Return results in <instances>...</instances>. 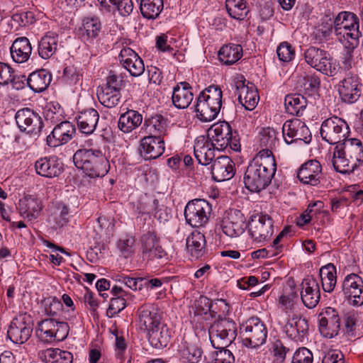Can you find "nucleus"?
<instances>
[{
    "mask_svg": "<svg viewBox=\"0 0 363 363\" xmlns=\"http://www.w3.org/2000/svg\"><path fill=\"white\" fill-rule=\"evenodd\" d=\"M276 171L277 164L272 152L259 151L246 169L245 186L251 192H259L270 184Z\"/></svg>",
    "mask_w": 363,
    "mask_h": 363,
    "instance_id": "obj_1",
    "label": "nucleus"
},
{
    "mask_svg": "<svg viewBox=\"0 0 363 363\" xmlns=\"http://www.w3.org/2000/svg\"><path fill=\"white\" fill-rule=\"evenodd\" d=\"M77 168L91 178L103 177L109 171L110 164L105 154L99 149L80 148L73 155Z\"/></svg>",
    "mask_w": 363,
    "mask_h": 363,
    "instance_id": "obj_2",
    "label": "nucleus"
},
{
    "mask_svg": "<svg viewBox=\"0 0 363 363\" xmlns=\"http://www.w3.org/2000/svg\"><path fill=\"white\" fill-rule=\"evenodd\" d=\"M334 30L346 48L354 49L361 35L359 16L350 11L340 12L333 21Z\"/></svg>",
    "mask_w": 363,
    "mask_h": 363,
    "instance_id": "obj_3",
    "label": "nucleus"
},
{
    "mask_svg": "<svg viewBox=\"0 0 363 363\" xmlns=\"http://www.w3.org/2000/svg\"><path fill=\"white\" fill-rule=\"evenodd\" d=\"M208 139L214 145V149L224 150L228 146L234 151H240V139L236 132L233 133L230 125L225 121L218 122L208 130Z\"/></svg>",
    "mask_w": 363,
    "mask_h": 363,
    "instance_id": "obj_4",
    "label": "nucleus"
},
{
    "mask_svg": "<svg viewBox=\"0 0 363 363\" xmlns=\"http://www.w3.org/2000/svg\"><path fill=\"white\" fill-rule=\"evenodd\" d=\"M236 336V324L229 318H219L209 328L210 340L215 349L226 348L235 340Z\"/></svg>",
    "mask_w": 363,
    "mask_h": 363,
    "instance_id": "obj_5",
    "label": "nucleus"
},
{
    "mask_svg": "<svg viewBox=\"0 0 363 363\" xmlns=\"http://www.w3.org/2000/svg\"><path fill=\"white\" fill-rule=\"evenodd\" d=\"M304 57L308 65L326 76L335 77L339 71V63L324 50L310 47Z\"/></svg>",
    "mask_w": 363,
    "mask_h": 363,
    "instance_id": "obj_6",
    "label": "nucleus"
},
{
    "mask_svg": "<svg viewBox=\"0 0 363 363\" xmlns=\"http://www.w3.org/2000/svg\"><path fill=\"white\" fill-rule=\"evenodd\" d=\"M320 133L323 140L337 145L348 137L350 128L345 120L333 116L322 123Z\"/></svg>",
    "mask_w": 363,
    "mask_h": 363,
    "instance_id": "obj_7",
    "label": "nucleus"
},
{
    "mask_svg": "<svg viewBox=\"0 0 363 363\" xmlns=\"http://www.w3.org/2000/svg\"><path fill=\"white\" fill-rule=\"evenodd\" d=\"M243 344L247 347L255 348L262 345L267 337V330L264 324L257 317H252L240 327Z\"/></svg>",
    "mask_w": 363,
    "mask_h": 363,
    "instance_id": "obj_8",
    "label": "nucleus"
},
{
    "mask_svg": "<svg viewBox=\"0 0 363 363\" xmlns=\"http://www.w3.org/2000/svg\"><path fill=\"white\" fill-rule=\"evenodd\" d=\"M247 227L245 215L241 211L235 208L226 211L219 223V229L230 238L240 237L245 233Z\"/></svg>",
    "mask_w": 363,
    "mask_h": 363,
    "instance_id": "obj_9",
    "label": "nucleus"
},
{
    "mask_svg": "<svg viewBox=\"0 0 363 363\" xmlns=\"http://www.w3.org/2000/svg\"><path fill=\"white\" fill-rule=\"evenodd\" d=\"M363 85L359 75L350 72L337 84V91L340 99L345 104L357 102L362 93Z\"/></svg>",
    "mask_w": 363,
    "mask_h": 363,
    "instance_id": "obj_10",
    "label": "nucleus"
},
{
    "mask_svg": "<svg viewBox=\"0 0 363 363\" xmlns=\"http://www.w3.org/2000/svg\"><path fill=\"white\" fill-rule=\"evenodd\" d=\"M69 328L64 321H57L53 318H45L38 324V336L46 342L62 341L68 335Z\"/></svg>",
    "mask_w": 363,
    "mask_h": 363,
    "instance_id": "obj_11",
    "label": "nucleus"
},
{
    "mask_svg": "<svg viewBox=\"0 0 363 363\" xmlns=\"http://www.w3.org/2000/svg\"><path fill=\"white\" fill-rule=\"evenodd\" d=\"M211 206L203 199H194L189 201L184 209L186 223L194 228L203 226L208 221Z\"/></svg>",
    "mask_w": 363,
    "mask_h": 363,
    "instance_id": "obj_12",
    "label": "nucleus"
},
{
    "mask_svg": "<svg viewBox=\"0 0 363 363\" xmlns=\"http://www.w3.org/2000/svg\"><path fill=\"white\" fill-rule=\"evenodd\" d=\"M15 119L21 131L33 136H38L43 128L41 116L29 108L18 110Z\"/></svg>",
    "mask_w": 363,
    "mask_h": 363,
    "instance_id": "obj_13",
    "label": "nucleus"
},
{
    "mask_svg": "<svg viewBox=\"0 0 363 363\" xmlns=\"http://www.w3.org/2000/svg\"><path fill=\"white\" fill-rule=\"evenodd\" d=\"M341 318L334 308L326 307L318 315V329L320 334L327 338L336 337L340 330Z\"/></svg>",
    "mask_w": 363,
    "mask_h": 363,
    "instance_id": "obj_14",
    "label": "nucleus"
},
{
    "mask_svg": "<svg viewBox=\"0 0 363 363\" xmlns=\"http://www.w3.org/2000/svg\"><path fill=\"white\" fill-rule=\"evenodd\" d=\"M273 223L272 218L267 214L254 215L249 223L250 235L257 242L268 240L274 233Z\"/></svg>",
    "mask_w": 363,
    "mask_h": 363,
    "instance_id": "obj_15",
    "label": "nucleus"
},
{
    "mask_svg": "<svg viewBox=\"0 0 363 363\" xmlns=\"http://www.w3.org/2000/svg\"><path fill=\"white\" fill-rule=\"evenodd\" d=\"M342 291L351 305H363V279L357 274L351 273L344 278Z\"/></svg>",
    "mask_w": 363,
    "mask_h": 363,
    "instance_id": "obj_16",
    "label": "nucleus"
},
{
    "mask_svg": "<svg viewBox=\"0 0 363 363\" xmlns=\"http://www.w3.org/2000/svg\"><path fill=\"white\" fill-rule=\"evenodd\" d=\"M282 133L286 143L291 144L298 140L309 143L312 136L307 125L298 118L286 121L282 127Z\"/></svg>",
    "mask_w": 363,
    "mask_h": 363,
    "instance_id": "obj_17",
    "label": "nucleus"
},
{
    "mask_svg": "<svg viewBox=\"0 0 363 363\" xmlns=\"http://www.w3.org/2000/svg\"><path fill=\"white\" fill-rule=\"evenodd\" d=\"M137 323L140 330L148 333L161 325V315L157 308L150 303H147L138 308Z\"/></svg>",
    "mask_w": 363,
    "mask_h": 363,
    "instance_id": "obj_18",
    "label": "nucleus"
},
{
    "mask_svg": "<svg viewBox=\"0 0 363 363\" xmlns=\"http://www.w3.org/2000/svg\"><path fill=\"white\" fill-rule=\"evenodd\" d=\"M33 333V324L25 315L13 318L7 331L8 337L16 344L27 342Z\"/></svg>",
    "mask_w": 363,
    "mask_h": 363,
    "instance_id": "obj_19",
    "label": "nucleus"
},
{
    "mask_svg": "<svg viewBox=\"0 0 363 363\" xmlns=\"http://www.w3.org/2000/svg\"><path fill=\"white\" fill-rule=\"evenodd\" d=\"M76 133L75 125L68 121H62L56 125L52 131L47 136L48 146L57 147L69 143Z\"/></svg>",
    "mask_w": 363,
    "mask_h": 363,
    "instance_id": "obj_20",
    "label": "nucleus"
},
{
    "mask_svg": "<svg viewBox=\"0 0 363 363\" xmlns=\"http://www.w3.org/2000/svg\"><path fill=\"white\" fill-rule=\"evenodd\" d=\"M301 298L308 308H315L320 301V291L318 281L312 276L304 278L301 284Z\"/></svg>",
    "mask_w": 363,
    "mask_h": 363,
    "instance_id": "obj_21",
    "label": "nucleus"
},
{
    "mask_svg": "<svg viewBox=\"0 0 363 363\" xmlns=\"http://www.w3.org/2000/svg\"><path fill=\"white\" fill-rule=\"evenodd\" d=\"M297 177L303 184L318 185L322 177V166L319 161L310 160L303 163L297 171Z\"/></svg>",
    "mask_w": 363,
    "mask_h": 363,
    "instance_id": "obj_22",
    "label": "nucleus"
},
{
    "mask_svg": "<svg viewBox=\"0 0 363 363\" xmlns=\"http://www.w3.org/2000/svg\"><path fill=\"white\" fill-rule=\"evenodd\" d=\"M118 59L122 66L133 77H139L145 71L143 60L130 48H123L120 52Z\"/></svg>",
    "mask_w": 363,
    "mask_h": 363,
    "instance_id": "obj_23",
    "label": "nucleus"
},
{
    "mask_svg": "<svg viewBox=\"0 0 363 363\" xmlns=\"http://www.w3.org/2000/svg\"><path fill=\"white\" fill-rule=\"evenodd\" d=\"M141 155L145 160H152L160 157L164 152V141L160 135L144 137L140 145Z\"/></svg>",
    "mask_w": 363,
    "mask_h": 363,
    "instance_id": "obj_24",
    "label": "nucleus"
},
{
    "mask_svg": "<svg viewBox=\"0 0 363 363\" xmlns=\"http://www.w3.org/2000/svg\"><path fill=\"white\" fill-rule=\"evenodd\" d=\"M101 28V23L97 16H86L83 18L77 35L81 40L92 43L99 36Z\"/></svg>",
    "mask_w": 363,
    "mask_h": 363,
    "instance_id": "obj_25",
    "label": "nucleus"
},
{
    "mask_svg": "<svg viewBox=\"0 0 363 363\" xmlns=\"http://www.w3.org/2000/svg\"><path fill=\"white\" fill-rule=\"evenodd\" d=\"M235 164L228 156L218 157L211 165L213 179L218 182L230 179L235 175Z\"/></svg>",
    "mask_w": 363,
    "mask_h": 363,
    "instance_id": "obj_26",
    "label": "nucleus"
},
{
    "mask_svg": "<svg viewBox=\"0 0 363 363\" xmlns=\"http://www.w3.org/2000/svg\"><path fill=\"white\" fill-rule=\"evenodd\" d=\"M143 254L149 259H162L167 252L160 244L159 238L154 232H147L141 238Z\"/></svg>",
    "mask_w": 363,
    "mask_h": 363,
    "instance_id": "obj_27",
    "label": "nucleus"
},
{
    "mask_svg": "<svg viewBox=\"0 0 363 363\" xmlns=\"http://www.w3.org/2000/svg\"><path fill=\"white\" fill-rule=\"evenodd\" d=\"M35 168L39 175L52 178L58 177L62 172L63 164L55 156L45 157L35 162Z\"/></svg>",
    "mask_w": 363,
    "mask_h": 363,
    "instance_id": "obj_28",
    "label": "nucleus"
},
{
    "mask_svg": "<svg viewBox=\"0 0 363 363\" xmlns=\"http://www.w3.org/2000/svg\"><path fill=\"white\" fill-rule=\"evenodd\" d=\"M17 209L23 218L33 220L40 216L43 205L37 197L27 195L19 200Z\"/></svg>",
    "mask_w": 363,
    "mask_h": 363,
    "instance_id": "obj_29",
    "label": "nucleus"
},
{
    "mask_svg": "<svg viewBox=\"0 0 363 363\" xmlns=\"http://www.w3.org/2000/svg\"><path fill=\"white\" fill-rule=\"evenodd\" d=\"M341 154L347 156L349 160L355 162L357 164L363 162V143L357 138H346L336 145Z\"/></svg>",
    "mask_w": 363,
    "mask_h": 363,
    "instance_id": "obj_30",
    "label": "nucleus"
},
{
    "mask_svg": "<svg viewBox=\"0 0 363 363\" xmlns=\"http://www.w3.org/2000/svg\"><path fill=\"white\" fill-rule=\"evenodd\" d=\"M186 250L191 259H199L206 254V240L205 235L194 230L186 238Z\"/></svg>",
    "mask_w": 363,
    "mask_h": 363,
    "instance_id": "obj_31",
    "label": "nucleus"
},
{
    "mask_svg": "<svg viewBox=\"0 0 363 363\" xmlns=\"http://www.w3.org/2000/svg\"><path fill=\"white\" fill-rule=\"evenodd\" d=\"M79 130L85 135L92 134L96 128L99 114L94 108H88L79 113L76 117Z\"/></svg>",
    "mask_w": 363,
    "mask_h": 363,
    "instance_id": "obj_32",
    "label": "nucleus"
},
{
    "mask_svg": "<svg viewBox=\"0 0 363 363\" xmlns=\"http://www.w3.org/2000/svg\"><path fill=\"white\" fill-rule=\"evenodd\" d=\"M194 98L191 86L186 82H180L173 89L172 101L175 107L179 109L187 108Z\"/></svg>",
    "mask_w": 363,
    "mask_h": 363,
    "instance_id": "obj_33",
    "label": "nucleus"
},
{
    "mask_svg": "<svg viewBox=\"0 0 363 363\" xmlns=\"http://www.w3.org/2000/svg\"><path fill=\"white\" fill-rule=\"evenodd\" d=\"M11 56L17 63H23L29 59L32 47L29 40L26 37L16 38L10 48Z\"/></svg>",
    "mask_w": 363,
    "mask_h": 363,
    "instance_id": "obj_34",
    "label": "nucleus"
},
{
    "mask_svg": "<svg viewBox=\"0 0 363 363\" xmlns=\"http://www.w3.org/2000/svg\"><path fill=\"white\" fill-rule=\"evenodd\" d=\"M308 329V321L301 317L295 316L287 322L284 331L289 338L298 341L303 338Z\"/></svg>",
    "mask_w": 363,
    "mask_h": 363,
    "instance_id": "obj_35",
    "label": "nucleus"
},
{
    "mask_svg": "<svg viewBox=\"0 0 363 363\" xmlns=\"http://www.w3.org/2000/svg\"><path fill=\"white\" fill-rule=\"evenodd\" d=\"M308 106L306 97L300 94H288L284 99L286 111L292 116H303Z\"/></svg>",
    "mask_w": 363,
    "mask_h": 363,
    "instance_id": "obj_36",
    "label": "nucleus"
},
{
    "mask_svg": "<svg viewBox=\"0 0 363 363\" xmlns=\"http://www.w3.org/2000/svg\"><path fill=\"white\" fill-rule=\"evenodd\" d=\"M40 359L45 363H72V354L59 348H48L38 352Z\"/></svg>",
    "mask_w": 363,
    "mask_h": 363,
    "instance_id": "obj_37",
    "label": "nucleus"
},
{
    "mask_svg": "<svg viewBox=\"0 0 363 363\" xmlns=\"http://www.w3.org/2000/svg\"><path fill=\"white\" fill-rule=\"evenodd\" d=\"M51 81V74L46 69H41L30 74L27 79V84L33 91L40 93L48 87Z\"/></svg>",
    "mask_w": 363,
    "mask_h": 363,
    "instance_id": "obj_38",
    "label": "nucleus"
},
{
    "mask_svg": "<svg viewBox=\"0 0 363 363\" xmlns=\"http://www.w3.org/2000/svg\"><path fill=\"white\" fill-rule=\"evenodd\" d=\"M58 43V35L48 32L39 41L38 54L45 60L50 58L56 52Z\"/></svg>",
    "mask_w": 363,
    "mask_h": 363,
    "instance_id": "obj_39",
    "label": "nucleus"
},
{
    "mask_svg": "<svg viewBox=\"0 0 363 363\" xmlns=\"http://www.w3.org/2000/svg\"><path fill=\"white\" fill-rule=\"evenodd\" d=\"M143 121V116L135 110H128L121 115L118 126L123 133H130L138 128Z\"/></svg>",
    "mask_w": 363,
    "mask_h": 363,
    "instance_id": "obj_40",
    "label": "nucleus"
},
{
    "mask_svg": "<svg viewBox=\"0 0 363 363\" xmlns=\"http://www.w3.org/2000/svg\"><path fill=\"white\" fill-rule=\"evenodd\" d=\"M182 345L179 350L181 356L186 359L189 363L199 362L203 356V350L199 345V341L196 338L195 340L187 341L184 340Z\"/></svg>",
    "mask_w": 363,
    "mask_h": 363,
    "instance_id": "obj_41",
    "label": "nucleus"
},
{
    "mask_svg": "<svg viewBox=\"0 0 363 363\" xmlns=\"http://www.w3.org/2000/svg\"><path fill=\"white\" fill-rule=\"evenodd\" d=\"M148 340L151 345L156 349L166 347L170 340V332L168 327L161 323L160 327L152 329L147 333Z\"/></svg>",
    "mask_w": 363,
    "mask_h": 363,
    "instance_id": "obj_42",
    "label": "nucleus"
},
{
    "mask_svg": "<svg viewBox=\"0 0 363 363\" xmlns=\"http://www.w3.org/2000/svg\"><path fill=\"white\" fill-rule=\"evenodd\" d=\"M242 56V48L238 44L223 45L218 52V58L223 64L230 65L235 63Z\"/></svg>",
    "mask_w": 363,
    "mask_h": 363,
    "instance_id": "obj_43",
    "label": "nucleus"
},
{
    "mask_svg": "<svg viewBox=\"0 0 363 363\" xmlns=\"http://www.w3.org/2000/svg\"><path fill=\"white\" fill-rule=\"evenodd\" d=\"M97 96L99 102L105 107L111 108L116 107L121 101V91L109 88V86H101L97 90Z\"/></svg>",
    "mask_w": 363,
    "mask_h": 363,
    "instance_id": "obj_44",
    "label": "nucleus"
},
{
    "mask_svg": "<svg viewBox=\"0 0 363 363\" xmlns=\"http://www.w3.org/2000/svg\"><path fill=\"white\" fill-rule=\"evenodd\" d=\"M220 110L211 105L210 103L203 99L198 96L196 105V112L197 118L203 122H209L214 120Z\"/></svg>",
    "mask_w": 363,
    "mask_h": 363,
    "instance_id": "obj_45",
    "label": "nucleus"
},
{
    "mask_svg": "<svg viewBox=\"0 0 363 363\" xmlns=\"http://www.w3.org/2000/svg\"><path fill=\"white\" fill-rule=\"evenodd\" d=\"M347 156L341 154L340 150L335 147L333 157V165L335 169L341 174H350L357 166L355 162H351Z\"/></svg>",
    "mask_w": 363,
    "mask_h": 363,
    "instance_id": "obj_46",
    "label": "nucleus"
},
{
    "mask_svg": "<svg viewBox=\"0 0 363 363\" xmlns=\"http://www.w3.org/2000/svg\"><path fill=\"white\" fill-rule=\"evenodd\" d=\"M164 7L163 0H141L140 11L147 19H155L159 16Z\"/></svg>",
    "mask_w": 363,
    "mask_h": 363,
    "instance_id": "obj_47",
    "label": "nucleus"
},
{
    "mask_svg": "<svg viewBox=\"0 0 363 363\" xmlns=\"http://www.w3.org/2000/svg\"><path fill=\"white\" fill-rule=\"evenodd\" d=\"M225 7L230 16L237 20H243L249 12L245 0H226Z\"/></svg>",
    "mask_w": 363,
    "mask_h": 363,
    "instance_id": "obj_48",
    "label": "nucleus"
},
{
    "mask_svg": "<svg viewBox=\"0 0 363 363\" xmlns=\"http://www.w3.org/2000/svg\"><path fill=\"white\" fill-rule=\"evenodd\" d=\"M200 99H203L208 101L214 108L220 110L222 106V91L219 86L211 85L201 91L199 96Z\"/></svg>",
    "mask_w": 363,
    "mask_h": 363,
    "instance_id": "obj_49",
    "label": "nucleus"
},
{
    "mask_svg": "<svg viewBox=\"0 0 363 363\" xmlns=\"http://www.w3.org/2000/svg\"><path fill=\"white\" fill-rule=\"evenodd\" d=\"M360 313L357 311H349L344 317V326L342 331L348 338H355L357 336V327Z\"/></svg>",
    "mask_w": 363,
    "mask_h": 363,
    "instance_id": "obj_50",
    "label": "nucleus"
},
{
    "mask_svg": "<svg viewBox=\"0 0 363 363\" xmlns=\"http://www.w3.org/2000/svg\"><path fill=\"white\" fill-rule=\"evenodd\" d=\"M212 301L206 296H200L198 300L195 302L194 309V318L196 317H203L206 320L212 318L211 310H212Z\"/></svg>",
    "mask_w": 363,
    "mask_h": 363,
    "instance_id": "obj_51",
    "label": "nucleus"
},
{
    "mask_svg": "<svg viewBox=\"0 0 363 363\" xmlns=\"http://www.w3.org/2000/svg\"><path fill=\"white\" fill-rule=\"evenodd\" d=\"M260 145L264 148L261 151L268 150L272 152V150L276 147L279 140L277 139V133L274 128H263L260 133Z\"/></svg>",
    "mask_w": 363,
    "mask_h": 363,
    "instance_id": "obj_52",
    "label": "nucleus"
},
{
    "mask_svg": "<svg viewBox=\"0 0 363 363\" xmlns=\"http://www.w3.org/2000/svg\"><path fill=\"white\" fill-rule=\"evenodd\" d=\"M216 150L214 149L213 143L205 136L198 137L194 143V153L196 158L202 157L203 155L206 152Z\"/></svg>",
    "mask_w": 363,
    "mask_h": 363,
    "instance_id": "obj_53",
    "label": "nucleus"
},
{
    "mask_svg": "<svg viewBox=\"0 0 363 363\" xmlns=\"http://www.w3.org/2000/svg\"><path fill=\"white\" fill-rule=\"evenodd\" d=\"M126 306V301L123 296L113 297L111 299L109 306L106 311V315L109 318H112Z\"/></svg>",
    "mask_w": 363,
    "mask_h": 363,
    "instance_id": "obj_54",
    "label": "nucleus"
},
{
    "mask_svg": "<svg viewBox=\"0 0 363 363\" xmlns=\"http://www.w3.org/2000/svg\"><path fill=\"white\" fill-rule=\"evenodd\" d=\"M279 60L282 62H290L294 57V50L287 42H282L277 49Z\"/></svg>",
    "mask_w": 363,
    "mask_h": 363,
    "instance_id": "obj_55",
    "label": "nucleus"
},
{
    "mask_svg": "<svg viewBox=\"0 0 363 363\" xmlns=\"http://www.w3.org/2000/svg\"><path fill=\"white\" fill-rule=\"evenodd\" d=\"M245 79L242 76L240 77V79L238 78L235 82L236 94H238L240 104H242L246 99L251 89V84L248 82L247 84H245Z\"/></svg>",
    "mask_w": 363,
    "mask_h": 363,
    "instance_id": "obj_56",
    "label": "nucleus"
},
{
    "mask_svg": "<svg viewBox=\"0 0 363 363\" xmlns=\"http://www.w3.org/2000/svg\"><path fill=\"white\" fill-rule=\"evenodd\" d=\"M245 79L242 76L240 77V79L238 78L235 82L236 94H238L240 104H242L246 99L251 89V84L248 82L247 84H245Z\"/></svg>",
    "mask_w": 363,
    "mask_h": 363,
    "instance_id": "obj_57",
    "label": "nucleus"
},
{
    "mask_svg": "<svg viewBox=\"0 0 363 363\" xmlns=\"http://www.w3.org/2000/svg\"><path fill=\"white\" fill-rule=\"evenodd\" d=\"M313 353L303 347L298 348L292 357V363H313Z\"/></svg>",
    "mask_w": 363,
    "mask_h": 363,
    "instance_id": "obj_58",
    "label": "nucleus"
},
{
    "mask_svg": "<svg viewBox=\"0 0 363 363\" xmlns=\"http://www.w3.org/2000/svg\"><path fill=\"white\" fill-rule=\"evenodd\" d=\"M218 350L214 352L211 363H234L235 357L230 350L226 348Z\"/></svg>",
    "mask_w": 363,
    "mask_h": 363,
    "instance_id": "obj_59",
    "label": "nucleus"
},
{
    "mask_svg": "<svg viewBox=\"0 0 363 363\" xmlns=\"http://www.w3.org/2000/svg\"><path fill=\"white\" fill-rule=\"evenodd\" d=\"M13 69L8 64L0 62V84H8L13 82Z\"/></svg>",
    "mask_w": 363,
    "mask_h": 363,
    "instance_id": "obj_60",
    "label": "nucleus"
},
{
    "mask_svg": "<svg viewBox=\"0 0 363 363\" xmlns=\"http://www.w3.org/2000/svg\"><path fill=\"white\" fill-rule=\"evenodd\" d=\"M123 85V77L121 74H116L114 71H110L106 79V83L104 86H109V88L121 91Z\"/></svg>",
    "mask_w": 363,
    "mask_h": 363,
    "instance_id": "obj_61",
    "label": "nucleus"
},
{
    "mask_svg": "<svg viewBox=\"0 0 363 363\" xmlns=\"http://www.w3.org/2000/svg\"><path fill=\"white\" fill-rule=\"evenodd\" d=\"M212 310L211 315L212 318L216 317V315H225L229 311V305L223 299H216L212 301Z\"/></svg>",
    "mask_w": 363,
    "mask_h": 363,
    "instance_id": "obj_62",
    "label": "nucleus"
},
{
    "mask_svg": "<svg viewBox=\"0 0 363 363\" xmlns=\"http://www.w3.org/2000/svg\"><path fill=\"white\" fill-rule=\"evenodd\" d=\"M135 240L133 238L120 239L118 242V247L123 255L124 257H128L133 252Z\"/></svg>",
    "mask_w": 363,
    "mask_h": 363,
    "instance_id": "obj_63",
    "label": "nucleus"
},
{
    "mask_svg": "<svg viewBox=\"0 0 363 363\" xmlns=\"http://www.w3.org/2000/svg\"><path fill=\"white\" fill-rule=\"evenodd\" d=\"M322 363H345L344 355L339 350H330L325 353Z\"/></svg>",
    "mask_w": 363,
    "mask_h": 363,
    "instance_id": "obj_64",
    "label": "nucleus"
}]
</instances>
